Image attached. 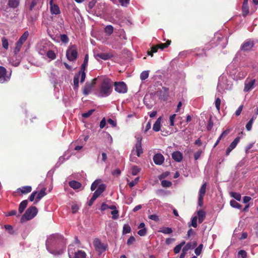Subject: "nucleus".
<instances>
[{
  "label": "nucleus",
  "instance_id": "obj_55",
  "mask_svg": "<svg viewBox=\"0 0 258 258\" xmlns=\"http://www.w3.org/2000/svg\"><path fill=\"white\" fill-rule=\"evenodd\" d=\"M139 180V177H136L134 180L128 183V185L130 187H133L135 185H136Z\"/></svg>",
  "mask_w": 258,
  "mask_h": 258
},
{
  "label": "nucleus",
  "instance_id": "obj_52",
  "mask_svg": "<svg viewBox=\"0 0 258 258\" xmlns=\"http://www.w3.org/2000/svg\"><path fill=\"white\" fill-rule=\"evenodd\" d=\"M238 256L239 257H241V258H246L247 253L245 250H241L239 251L238 253Z\"/></svg>",
  "mask_w": 258,
  "mask_h": 258
},
{
  "label": "nucleus",
  "instance_id": "obj_22",
  "mask_svg": "<svg viewBox=\"0 0 258 258\" xmlns=\"http://www.w3.org/2000/svg\"><path fill=\"white\" fill-rule=\"evenodd\" d=\"M80 78L81 83L84 82L85 80L82 81V75H81V72H79L78 74L75 75L74 78V89L75 90H77L78 88Z\"/></svg>",
  "mask_w": 258,
  "mask_h": 258
},
{
  "label": "nucleus",
  "instance_id": "obj_19",
  "mask_svg": "<svg viewBox=\"0 0 258 258\" xmlns=\"http://www.w3.org/2000/svg\"><path fill=\"white\" fill-rule=\"evenodd\" d=\"M106 186L104 184H101L99 185L97 189L93 193V197L94 199H96L105 189Z\"/></svg>",
  "mask_w": 258,
  "mask_h": 258
},
{
  "label": "nucleus",
  "instance_id": "obj_16",
  "mask_svg": "<svg viewBox=\"0 0 258 258\" xmlns=\"http://www.w3.org/2000/svg\"><path fill=\"white\" fill-rule=\"evenodd\" d=\"M96 79H94L93 80L92 83L87 82L86 83L83 90V93L85 95H87L90 93L94 84L96 83Z\"/></svg>",
  "mask_w": 258,
  "mask_h": 258
},
{
  "label": "nucleus",
  "instance_id": "obj_51",
  "mask_svg": "<svg viewBox=\"0 0 258 258\" xmlns=\"http://www.w3.org/2000/svg\"><path fill=\"white\" fill-rule=\"evenodd\" d=\"M203 245L202 244H200L198 247H197L195 250V252L197 255H199L202 250Z\"/></svg>",
  "mask_w": 258,
  "mask_h": 258
},
{
  "label": "nucleus",
  "instance_id": "obj_11",
  "mask_svg": "<svg viewBox=\"0 0 258 258\" xmlns=\"http://www.w3.org/2000/svg\"><path fill=\"white\" fill-rule=\"evenodd\" d=\"M142 140L141 137H138L137 138V143L135 145L134 149L132 151V153L136 152V154L138 157H140L141 154L143 153V150L142 147Z\"/></svg>",
  "mask_w": 258,
  "mask_h": 258
},
{
  "label": "nucleus",
  "instance_id": "obj_28",
  "mask_svg": "<svg viewBox=\"0 0 258 258\" xmlns=\"http://www.w3.org/2000/svg\"><path fill=\"white\" fill-rule=\"evenodd\" d=\"M197 245L196 241L193 242H188L182 248L184 251L187 252L189 249L194 248Z\"/></svg>",
  "mask_w": 258,
  "mask_h": 258
},
{
  "label": "nucleus",
  "instance_id": "obj_37",
  "mask_svg": "<svg viewBox=\"0 0 258 258\" xmlns=\"http://www.w3.org/2000/svg\"><path fill=\"white\" fill-rule=\"evenodd\" d=\"M45 55L48 58L52 60L56 58L55 53L53 51L50 50V49L48 50Z\"/></svg>",
  "mask_w": 258,
  "mask_h": 258
},
{
  "label": "nucleus",
  "instance_id": "obj_26",
  "mask_svg": "<svg viewBox=\"0 0 258 258\" xmlns=\"http://www.w3.org/2000/svg\"><path fill=\"white\" fill-rule=\"evenodd\" d=\"M18 192H20L22 194H26L29 193L32 190L31 186H24L17 189Z\"/></svg>",
  "mask_w": 258,
  "mask_h": 258
},
{
  "label": "nucleus",
  "instance_id": "obj_60",
  "mask_svg": "<svg viewBox=\"0 0 258 258\" xmlns=\"http://www.w3.org/2000/svg\"><path fill=\"white\" fill-rule=\"evenodd\" d=\"M149 219L153 220L154 221L157 222L159 221V217L156 214H153L149 215L148 217Z\"/></svg>",
  "mask_w": 258,
  "mask_h": 258
},
{
  "label": "nucleus",
  "instance_id": "obj_54",
  "mask_svg": "<svg viewBox=\"0 0 258 258\" xmlns=\"http://www.w3.org/2000/svg\"><path fill=\"white\" fill-rule=\"evenodd\" d=\"M175 114H173L169 117V122L170 126H173L174 125V120L176 117Z\"/></svg>",
  "mask_w": 258,
  "mask_h": 258
},
{
  "label": "nucleus",
  "instance_id": "obj_5",
  "mask_svg": "<svg viewBox=\"0 0 258 258\" xmlns=\"http://www.w3.org/2000/svg\"><path fill=\"white\" fill-rule=\"evenodd\" d=\"M28 31H25L20 37L18 41L16 42V47L14 49V53L17 54L20 50L23 43L26 41L29 36Z\"/></svg>",
  "mask_w": 258,
  "mask_h": 258
},
{
  "label": "nucleus",
  "instance_id": "obj_24",
  "mask_svg": "<svg viewBox=\"0 0 258 258\" xmlns=\"http://www.w3.org/2000/svg\"><path fill=\"white\" fill-rule=\"evenodd\" d=\"M247 72L246 71L240 70L239 71H237V73L235 74L234 76V79L236 80H241L245 77L247 75Z\"/></svg>",
  "mask_w": 258,
  "mask_h": 258
},
{
  "label": "nucleus",
  "instance_id": "obj_57",
  "mask_svg": "<svg viewBox=\"0 0 258 258\" xmlns=\"http://www.w3.org/2000/svg\"><path fill=\"white\" fill-rule=\"evenodd\" d=\"M138 234L141 236H144L147 234L146 228H143L138 231Z\"/></svg>",
  "mask_w": 258,
  "mask_h": 258
},
{
  "label": "nucleus",
  "instance_id": "obj_4",
  "mask_svg": "<svg viewBox=\"0 0 258 258\" xmlns=\"http://www.w3.org/2000/svg\"><path fill=\"white\" fill-rule=\"evenodd\" d=\"M38 211L35 207L31 206L26 211L22 216L21 220L22 221H28L33 219L37 214Z\"/></svg>",
  "mask_w": 258,
  "mask_h": 258
},
{
  "label": "nucleus",
  "instance_id": "obj_18",
  "mask_svg": "<svg viewBox=\"0 0 258 258\" xmlns=\"http://www.w3.org/2000/svg\"><path fill=\"white\" fill-rule=\"evenodd\" d=\"M95 58L99 60L100 59L108 60L112 57V55L109 53H99L94 54Z\"/></svg>",
  "mask_w": 258,
  "mask_h": 258
},
{
  "label": "nucleus",
  "instance_id": "obj_30",
  "mask_svg": "<svg viewBox=\"0 0 258 258\" xmlns=\"http://www.w3.org/2000/svg\"><path fill=\"white\" fill-rule=\"evenodd\" d=\"M28 205V201L27 200H24L21 202L19 205V212L20 214L22 213Z\"/></svg>",
  "mask_w": 258,
  "mask_h": 258
},
{
  "label": "nucleus",
  "instance_id": "obj_44",
  "mask_svg": "<svg viewBox=\"0 0 258 258\" xmlns=\"http://www.w3.org/2000/svg\"><path fill=\"white\" fill-rule=\"evenodd\" d=\"M141 171V168L137 166H134L132 168V174L133 175H136Z\"/></svg>",
  "mask_w": 258,
  "mask_h": 258
},
{
  "label": "nucleus",
  "instance_id": "obj_64",
  "mask_svg": "<svg viewBox=\"0 0 258 258\" xmlns=\"http://www.w3.org/2000/svg\"><path fill=\"white\" fill-rule=\"evenodd\" d=\"M107 122L109 124H110L112 127H115L116 126V123L115 121L111 118H109L107 120Z\"/></svg>",
  "mask_w": 258,
  "mask_h": 258
},
{
  "label": "nucleus",
  "instance_id": "obj_10",
  "mask_svg": "<svg viewBox=\"0 0 258 258\" xmlns=\"http://www.w3.org/2000/svg\"><path fill=\"white\" fill-rule=\"evenodd\" d=\"M114 89L117 93L122 94L126 93L127 91V86L123 82H115Z\"/></svg>",
  "mask_w": 258,
  "mask_h": 258
},
{
  "label": "nucleus",
  "instance_id": "obj_12",
  "mask_svg": "<svg viewBox=\"0 0 258 258\" xmlns=\"http://www.w3.org/2000/svg\"><path fill=\"white\" fill-rule=\"evenodd\" d=\"M11 78V74H7L5 68L0 66V83H4L9 81Z\"/></svg>",
  "mask_w": 258,
  "mask_h": 258
},
{
  "label": "nucleus",
  "instance_id": "obj_56",
  "mask_svg": "<svg viewBox=\"0 0 258 258\" xmlns=\"http://www.w3.org/2000/svg\"><path fill=\"white\" fill-rule=\"evenodd\" d=\"M158 47L157 45H156L155 46L152 47L151 48V51H148V55H151V56H153V53L156 52L157 51V50H158Z\"/></svg>",
  "mask_w": 258,
  "mask_h": 258
},
{
  "label": "nucleus",
  "instance_id": "obj_62",
  "mask_svg": "<svg viewBox=\"0 0 258 258\" xmlns=\"http://www.w3.org/2000/svg\"><path fill=\"white\" fill-rule=\"evenodd\" d=\"M111 214L112 215L113 219H116L118 217V211L117 210H113Z\"/></svg>",
  "mask_w": 258,
  "mask_h": 258
},
{
  "label": "nucleus",
  "instance_id": "obj_38",
  "mask_svg": "<svg viewBox=\"0 0 258 258\" xmlns=\"http://www.w3.org/2000/svg\"><path fill=\"white\" fill-rule=\"evenodd\" d=\"M101 182V180L100 179H96L95 180L92 184L91 186V190L92 191L96 189L97 186H99L100 185V183Z\"/></svg>",
  "mask_w": 258,
  "mask_h": 258
},
{
  "label": "nucleus",
  "instance_id": "obj_14",
  "mask_svg": "<svg viewBox=\"0 0 258 258\" xmlns=\"http://www.w3.org/2000/svg\"><path fill=\"white\" fill-rule=\"evenodd\" d=\"M89 60V56L88 54H86L85 56V58L84 59L83 63L81 65V70L79 71L81 72V75H82V81L84 80H85L86 78V73H85V69L88 65Z\"/></svg>",
  "mask_w": 258,
  "mask_h": 258
},
{
  "label": "nucleus",
  "instance_id": "obj_25",
  "mask_svg": "<svg viewBox=\"0 0 258 258\" xmlns=\"http://www.w3.org/2000/svg\"><path fill=\"white\" fill-rule=\"evenodd\" d=\"M172 157L175 161L180 162L182 160L183 156L179 151H175L172 153Z\"/></svg>",
  "mask_w": 258,
  "mask_h": 258
},
{
  "label": "nucleus",
  "instance_id": "obj_2",
  "mask_svg": "<svg viewBox=\"0 0 258 258\" xmlns=\"http://www.w3.org/2000/svg\"><path fill=\"white\" fill-rule=\"evenodd\" d=\"M111 92V82L109 79H104L99 88L96 92V94L100 97H105L109 96Z\"/></svg>",
  "mask_w": 258,
  "mask_h": 258
},
{
  "label": "nucleus",
  "instance_id": "obj_61",
  "mask_svg": "<svg viewBox=\"0 0 258 258\" xmlns=\"http://www.w3.org/2000/svg\"><path fill=\"white\" fill-rule=\"evenodd\" d=\"M230 129H227L225 130L224 132H223V133L219 137V140H221L223 137L226 136L230 133Z\"/></svg>",
  "mask_w": 258,
  "mask_h": 258
},
{
  "label": "nucleus",
  "instance_id": "obj_34",
  "mask_svg": "<svg viewBox=\"0 0 258 258\" xmlns=\"http://www.w3.org/2000/svg\"><path fill=\"white\" fill-rule=\"evenodd\" d=\"M221 94L219 92L216 94V96L218 97L216 98L215 103L216 108L218 111H219L220 109L221 99H220L219 96L221 95Z\"/></svg>",
  "mask_w": 258,
  "mask_h": 258
},
{
  "label": "nucleus",
  "instance_id": "obj_1",
  "mask_svg": "<svg viewBox=\"0 0 258 258\" xmlns=\"http://www.w3.org/2000/svg\"><path fill=\"white\" fill-rule=\"evenodd\" d=\"M66 240L60 234H54L50 235L46 241L47 250L54 255L61 254L65 250Z\"/></svg>",
  "mask_w": 258,
  "mask_h": 258
},
{
  "label": "nucleus",
  "instance_id": "obj_50",
  "mask_svg": "<svg viewBox=\"0 0 258 258\" xmlns=\"http://www.w3.org/2000/svg\"><path fill=\"white\" fill-rule=\"evenodd\" d=\"M120 5L123 7H127L130 0H118Z\"/></svg>",
  "mask_w": 258,
  "mask_h": 258
},
{
  "label": "nucleus",
  "instance_id": "obj_49",
  "mask_svg": "<svg viewBox=\"0 0 258 258\" xmlns=\"http://www.w3.org/2000/svg\"><path fill=\"white\" fill-rule=\"evenodd\" d=\"M60 39L62 42L67 43L69 42V38L66 34H61L60 35Z\"/></svg>",
  "mask_w": 258,
  "mask_h": 258
},
{
  "label": "nucleus",
  "instance_id": "obj_21",
  "mask_svg": "<svg viewBox=\"0 0 258 258\" xmlns=\"http://www.w3.org/2000/svg\"><path fill=\"white\" fill-rule=\"evenodd\" d=\"M50 5V12L52 14L58 15L60 14V11L58 6L53 4V1L51 0L49 2Z\"/></svg>",
  "mask_w": 258,
  "mask_h": 258
},
{
  "label": "nucleus",
  "instance_id": "obj_35",
  "mask_svg": "<svg viewBox=\"0 0 258 258\" xmlns=\"http://www.w3.org/2000/svg\"><path fill=\"white\" fill-rule=\"evenodd\" d=\"M207 184L206 182L204 183L199 192V196L204 197L206 193Z\"/></svg>",
  "mask_w": 258,
  "mask_h": 258
},
{
  "label": "nucleus",
  "instance_id": "obj_40",
  "mask_svg": "<svg viewBox=\"0 0 258 258\" xmlns=\"http://www.w3.org/2000/svg\"><path fill=\"white\" fill-rule=\"evenodd\" d=\"M197 219L198 218L196 216L192 217L191 219V222L188 223V226L196 228L197 227Z\"/></svg>",
  "mask_w": 258,
  "mask_h": 258
},
{
  "label": "nucleus",
  "instance_id": "obj_31",
  "mask_svg": "<svg viewBox=\"0 0 258 258\" xmlns=\"http://www.w3.org/2000/svg\"><path fill=\"white\" fill-rule=\"evenodd\" d=\"M197 214H198V216L199 222L200 223H201L203 222L205 218V217H206L205 212L203 210H201L198 212Z\"/></svg>",
  "mask_w": 258,
  "mask_h": 258
},
{
  "label": "nucleus",
  "instance_id": "obj_58",
  "mask_svg": "<svg viewBox=\"0 0 258 258\" xmlns=\"http://www.w3.org/2000/svg\"><path fill=\"white\" fill-rule=\"evenodd\" d=\"M203 151L202 150H199L197 152H196L194 154V158L195 160H197L200 157L202 153H203Z\"/></svg>",
  "mask_w": 258,
  "mask_h": 258
},
{
  "label": "nucleus",
  "instance_id": "obj_33",
  "mask_svg": "<svg viewBox=\"0 0 258 258\" xmlns=\"http://www.w3.org/2000/svg\"><path fill=\"white\" fill-rule=\"evenodd\" d=\"M69 185L74 189H78L81 186V184L78 181L76 180H72L69 182Z\"/></svg>",
  "mask_w": 258,
  "mask_h": 258
},
{
  "label": "nucleus",
  "instance_id": "obj_48",
  "mask_svg": "<svg viewBox=\"0 0 258 258\" xmlns=\"http://www.w3.org/2000/svg\"><path fill=\"white\" fill-rule=\"evenodd\" d=\"M230 195L231 197L234 198L237 201H240L241 200V195L240 194L235 192H232Z\"/></svg>",
  "mask_w": 258,
  "mask_h": 258
},
{
  "label": "nucleus",
  "instance_id": "obj_29",
  "mask_svg": "<svg viewBox=\"0 0 258 258\" xmlns=\"http://www.w3.org/2000/svg\"><path fill=\"white\" fill-rule=\"evenodd\" d=\"M45 195V188H43L37 194L35 201V204L37 203Z\"/></svg>",
  "mask_w": 258,
  "mask_h": 258
},
{
  "label": "nucleus",
  "instance_id": "obj_45",
  "mask_svg": "<svg viewBox=\"0 0 258 258\" xmlns=\"http://www.w3.org/2000/svg\"><path fill=\"white\" fill-rule=\"evenodd\" d=\"M172 185V182L170 181L163 180L161 181V185L164 187H169Z\"/></svg>",
  "mask_w": 258,
  "mask_h": 258
},
{
  "label": "nucleus",
  "instance_id": "obj_59",
  "mask_svg": "<svg viewBox=\"0 0 258 258\" xmlns=\"http://www.w3.org/2000/svg\"><path fill=\"white\" fill-rule=\"evenodd\" d=\"M93 112V109L89 110L88 112L83 113L82 116L84 118H87L89 117Z\"/></svg>",
  "mask_w": 258,
  "mask_h": 258
},
{
  "label": "nucleus",
  "instance_id": "obj_27",
  "mask_svg": "<svg viewBox=\"0 0 258 258\" xmlns=\"http://www.w3.org/2000/svg\"><path fill=\"white\" fill-rule=\"evenodd\" d=\"M161 120L162 117H159L158 118L155 123L153 124V130L155 132H158L160 131L161 125Z\"/></svg>",
  "mask_w": 258,
  "mask_h": 258
},
{
  "label": "nucleus",
  "instance_id": "obj_46",
  "mask_svg": "<svg viewBox=\"0 0 258 258\" xmlns=\"http://www.w3.org/2000/svg\"><path fill=\"white\" fill-rule=\"evenodd\" d=\"M242 10L243 16L245 17L249 13L248 6L246 5H242Z\"/></svg>",
  "mask_w": 258,
  "mask_h": 258
},
{
  "label": "nucleus",
  "instance_id": "obj_43",
  "mask_svg": "<svg viewBox=\"0 0 258 258\" xmlns=\"http://www.w3.org/2000/svg\"><path fill=\"white\" fill-rule=\"evenodd\" d=\"M131 231V227L128 224H124L123 227L122 233L123 234L129 233Z\"/></svg>",
  "mask_w": 258,
  "mask_h": 258
},
{
  "label": "nucleus",
  "instance_id": "obj_32",
  "mask_svg": "<svg viewBox=\"0 0 258 258\" xmlns=\"http://www.w3.org/2000/svg\"><path fill=\"white\" fill-rule=\"evenodd\" d=\"M158 232L166 234H170L172 233L173 230L171 228L163 227L158 230Z\"/></svg>",
  "mask_w": 258,
  "mask_h": 258
},
{
  "label": "nucleus",
  "instance_id": "obj_39",
  "mask_svg": "<svg viewBox=\"0 0 258 258\" xmlns=\"http://www.w3.org/2000/svg\"><path fill=\"white\" fill-rule=\"evenodd\" d=\"M105 32L108 35H110L113 31V27L111 25H107L104 29Z\"/></svg>",
  "mask_w": 258,
  "mask_h": 258
},
{
  "label": "nucleus",
  "instance_id": "obj_63",
  "mask_svg": "<svg viewBox=\"0 0 258 258\" xmlns=\"http://www.w3.org/2000/svg\"><path fill=\"white\" fill-rule=\"evenodd\" d=\"M96 0H92V1L90 2L88 4V8L90 10H92L93 8L95 6V4H96Z\"/></svg>",
  "mask_w": 258,
  "mask_h": 258
},
{
  "label": "nucleus",
  "instance_id": "obj_42",
  "mask_svg": "<svg viewBox=\"0 0 258 258\" xmlns=\"http://www.w3.org/2000/svg\"><path fill=\"white\" fill-rule=\"evenodd\" d=\"M2 42L3 47L5 49L7 50L9 48V42L7 39L5 37H3L2 38Z\"/></svg>",
  "mask_w": 258,
  "mask_h": 258
},
{
  "label": "nucleus",
  "instance_id": "obj_13",
  "mask_svg": "<svg viewBox=\"0 0 258 258\" xmlns=\"http://www.w3.org/2000/svg\"><path fill=\"white\" fill-rule=\"evenodd\" d=\"M253 46V41L250 39H247L242 44L240 50L244 52H248L251 50Z\"/></svg>",
  "mask_w": 258,
  "mask_h": 258
},
{
  "label": "nucleus",
  "instance_id": "obj_15",
  "mask_svg": "<svg viewBox=\"0 0 258 258\" xmlns=\"http://www.w3.org/2000/svg\"><path fill=\"white\" fill-rule=\"evenodd\" d=\"M68 253L70 257L71 258V256L74 254V252L72 251L70 247L69 248ZM86 253L82 250H78L77 252L74 253V258H86Z\"/></svg>",
  "mask_w": 258,
  "mask_h": 258
},
{
  "label": "nucleus",
  "instance_id": "obj_36",
  "mask_svg": "<svg viewBox=\"0 0 258 258\" xmlns=\"http://www.w3.org/2000/svg\"><path fill=\"white\" fill-rule=\"evenodd\" d=\"M185 244V242L183 241L181 242L179 244L176 245L174 248V252L175 253H178L180 252L182 247Z\"/></svg>",
  "mask_w": 258,
  "mask_h": 258
},
{
  "label": "nucleus",
  "instance_id": "obj_9",
  "mask_svg": "<svg viewBox=\"0 0 258 258\" xmlns=\"http://www.w3.org/2000/svg\"><path fill=\"white\" fill-rule=\"evenodd\" d=\"M255 83V79H250L249 77L247 78L244 82V87L243 91L244 92H249L254 87Z\"/></svg>",
  "mask_w": 258,
  "mask_h": 258
},
{
  "label": "nucleus",
  "instance_id": "obj_7",
  "mask_svg": "<svg viewBox=\"0 0 258 258\" xmlns=\"http://www.w3.org/2000/svg\"><path fill=\"white\" fill-rule=\"evenodd\" d=\"M66 55L68 59L70 61L76 60L78 56L76 47L75 45L70 47L67 51Z\"/></svg>",
  "mask_w": 258,
  "mask_h": 258
},
{
  "label": "nucleus",
  "instance_id": "obj_20",
  "mask_svg": "<svg viewBox=\"0 0 258 258\" xmlns=\"http://www.w3.org/2000/svg\"><path fill=\"white\" fill-rule=\"evenodd\" d=\"M153 161L156 165H161L164 161V156L160 153L155 154L153 157Z\"/></svg>",
  "mask_w": 258,
  "mask_h": 258
},
{
  "label": "nucleus",
  "instance_id": "obj_17",
  "mask_svg": "<svg viewBox=\"0 0 258 258\" xmlns=\"http://www.w3.org/2000/svg\"><path fill=\"white\" fill-rule=\"evenodd\" d=\"M240 137H236L234 141L230 144L226 151V155L228 156L230 153L236 147L240 141Z\"/></svg>",
  "mask_w": 258,
  "mask_h": 258
},
{
  "label": "nucleus",
  "instance_id": "obj_47",
  "mask_svg": "<svg viewBox=\"0 0 258 258\" xmlns=\"http://www.w3.org/2000/svg\"><path fill=\"white\" fill-rule=\"evenodd\" d=\"M149 77V72L148 71H143L141 73L140 75V79L141 80L143 81L147 79Z\"/></svg>",
  "mask_w": 258,
  "mask_h": 258
},
{
  "label": "nucleus",
  "instance_id": "obj_6",
  "mask_svg": "<svg viewBox=\"0 0 258 258\" xmlns=\"http://www.w3.org/2000/svg\"><path fill=\"white\" fill-rule=\"evenodd\" d=\"M93 245L95 250L99 254L104 252L107 248V244L102 243L98 238H96L94 240Z\"/></svg>",
  "mask_w": 258,
  "mask_h": 258
},
{
  "label": "nucleus",
  "instance_id": "obj_3",
  "mask_svg": "<svg viewBox=\"0 0 258 258\" xmlns=\"http://www.w3.org/2000/svg\"><path fill=\"white\" fill-rule=\"evenodd\" d=\"M232 87V84L231 82L228 81L225 76L219 77L217 88L218 92L222 94L225 90H230Z\"/></svg>",
  "mask_w": 258,
  "mask_h": 258
},
{
  "label": "nucleus",
  "instance_id": "obj_53",
  "mask_svg": "<svg viewBox=\"0 0 258 258\" xmlns=\"http://www.w3.org/2000/svg\"><path fill=\"white\" fill-rule=\"evenodd\" d=\"M170 43V41H168L166 43H161L158 45V48H160L161 49H163L165 48H166L168 46V45Z\"/></svg>",
  "mask_w": 258,
  "mask_h": 258
},
{
  "label": "nucleus",
  "instance_id": "obj_23",
  "mask_svg": "<svg viewBox=\"0 0 258 258\" xmlns=\"http://www.w3.org/2000/svg\"><path fill=\"white\" fill-rule=\"evenodd\" d=\"M7 1L8 5L11 8H16L19 4V0H1V3H5Z\"/></svg>",
  "mask_w": 258,
  "mask_h": 258
},
{
  "label": "nucleus",
  "instance_id": "obj_41",
  "mask_svg": "<svg viewBox=\"0 0 258 258\" xmlns=\"http://www.w3.org/2000/svg\"><path fill=\"white\" fill-rule=\"evenodd\" d=\"M230 205L233 208H236L238 209H240L241 208V205L238 202H237L236 201L233 200L230 201Z\"/></svg>",
  "mask_w": 258,
  "mask_h": 258
},
{
  "label": "nucleus",
  "instance_id": "obj_8",
  "mask_svg": "<svg viewBox=\"0 0 258 258\" xmlns=\"http://www.w3.org/2000/svg\"><path fill=\"white\" fill-rule=\"evenodd\" d=\"M49 48V43L46 42H42L37 45V51L41 55H45Z\"/></svg>",
  "mask_w": 258,
  "mask_h": 258
}]
</instances>
